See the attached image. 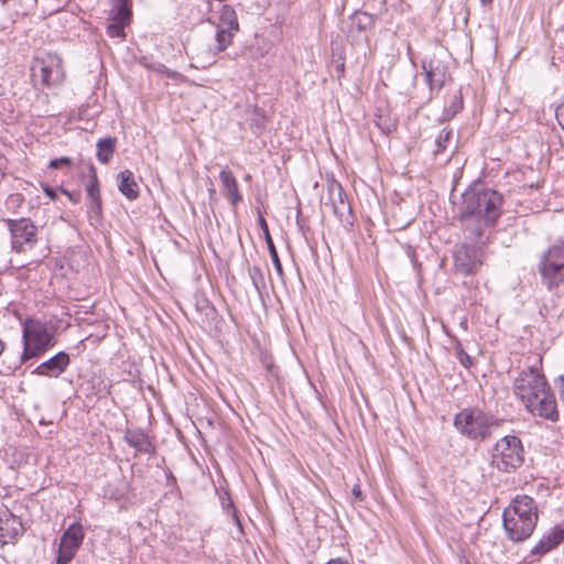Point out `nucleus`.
I'll return each instance as SVG.
<instances>
[{"label": "nucleus", "instance_id": "obj_1", "mask_svg": "<svg viewBox=\"0 0 564 564\" xmlns=\"http://www.w3.org/2000/svg\"><path fill=\"white\" fill-rule=\"evenodd\" d=\"M503 528L513 542L529 539L539 520V509L534 499L527 495L517 496L502 514Z\"/></svg>", "mask_w": 564, "mask_h": 564}, {"label": "nucleus", "instance_id": "obj_2", "mask_svg": "<svg viewBox=\"0 0 564 564\" xmlns=\"http://www.w3.org/2000/svg\"><path fill=\"white\" fill-rule=\"evenodd\" d=\"M503 196L495 189L475 185L463 194L462 218L475 217L494 226L502 214Z\"/></svg>", "mask_w": 564, "mask_h": 564}, {"label": "nucleus", "instance_id": "obj_3", "mask_svg": "<svg viewBox=\"0 0 564 564\" xmlns=\"http://www.w3.org/2000/svg\"><path fill=\"white\" fill-rule=\"evenodd\" d=\"M503 422V419L478 406H469L455 414L453 424L462 436L480 443L490 440Z\"/></svg>", "mask_w": 564, "mask_h": 564}, {"label": "nucleus", "instance_id": "obj_4", "mask_svg": "<svg viewBox=\"0 0 564 564\" xmlns=\"http://www.w3.org/2000/svg\"><path fill=\"white\" fill-rule=\"evenodd\" d=\"M23 351L20 365L33 358H40L54 345V336L46 323L36 318H26L22 323Z\"/></svg>", "mask_w": 564, "mask_h": 564}, {"label": "nucleus", "instance_id": "obj_5", "mask_svg": "<svg viewBox=\"0 0 564 564\" xmlns=\"http://www.w3.org/2000/svg\"><path fill=\"white\" fill-rule=\"evenodd\" d=\"M491 466L501 473H513L524 462L521 440L516 435H506L498 440L490 452Z\"/></svg>", "mask_w": 564, "mask_h": 564}, {"label": "nucleus", "instance_id": "obj_6", "mask_svg": "<svg viewBox=\"0 0 564 564\" xmlns=\"http://www.w3.org/2000/svg\"><path fill=\"white\" fill-rule=\"evenodd\" d=\"M31 76L35 87L41 85L51 88L61 85L65 78L62 58L55 53L36 58L31 67Z\"/></svg>", "mask_w": 564, "mask_h": 564}, {"label": "nucleus", "instance_id": "obj_7", "mask_svg": "<svg viewBox=\"0 0 564 564\" xmlns=\"http://www.w3.org/2000/svg\"><path fill=\"white\" fill-rule=\"evenodd\" d=\"M539 270L549 290L564 282V246L554 245L541 258Z\"/></svg>", "mask_w": 564, "mask_h": 564}, {"label": "nucleus", "instance_id": "obj_8", "mask_svg": "<svg viewBox=\"0 0 564 564\" xmlns=\"http://www.w3.org/2000/svg\"><path fill=\"white\" fill-rule=\"evenodd\" d=\"M550 384L535 366L523 369L514 379L513 391L522 403L530 401L538 393L545 391Z\"/></svg>", "mask_w": 564, "mask_h": 564}, {"label": "nucleus", "instance_id": "obj_9", "mask_svg": "<svg viewBox=\"0 0 564 564\" xmlns=\"http://www.w3.org/2000/svg\"><path fill=\"white\" fill-rule=\"evenodd\" d=\"M6 223L11 232V245L14 251L23 252L35 246L36 227L31 219H7Z\"/></svg>", "mask_w": 564, "mask_h": 564}, {"label": "nucleus", "instance_id": "obj_10", "mask_svg": "<svg viewBox=\"0 0 564 564\" xmlns=\"http://www.w3.org/2000/svg\"><path fill=\"white\" fill-rule=\"evenodd\" d=\"M85 538L83 525L72 523L62 534L56 564H68L76 555Z\"/></svg>", "mask_w": 564, "mask_h": 564}, {"label": "nucleus", "instance_id": "obj_11", "mask_svg": "<svg viewBox=\"0 0 564 564\" xmlns=\"http://www.w3.org/2000/svg\"><path fill=\"white\" fill-rule=\"evenodd\" d=\"M422 69L430 91H440L448 76V68L436 52L426 54L422 59Z\"/></svg>", "mask_w": 564, "mask_h": 564}, {"label": "nucleus", "instance_id": "obj_12", "mask_svg": "<svg viewBox=\"0 0 564 564\" xmlns=\"http://www.w3.org/2000/svg\"><path fill=\"white\" fill-rule=\"evenodd\" d=\"M523 404L533 415L543 417L551 422H556L558 420L555 395L550 386L545 391L538 393L536 397L530 399V401H527Z\"/></svg>", "mask_w": 564, "mask_h": 564}, {"label": "nucleus", "instance_id": "obj_13", "mask_svg": "<svg viewBox=\"0 0 564 564\" xmlns=\"http://www.w3.org/2000/svg\"><path fill=\"white\" fill-rule=\"evenodd\" d=\"M328 198L333 213L340 224L345 228L351 227L354 225L351 206L339 183L334 182L328 186Z\"/></svg>", "mask_w": 564, "mask_h": 564}, {"label": "nucleus", "instance_id": "obj_14", "mask_svg": "<svg viewBox=\"0 0 564 564\" xmlns=\"http://www.w3.org/2000/svg\"><path fill=\"white\" fill-rule=\"evenodd\" d=\"M481 251L475 247L463 245L454 252L456 272L463 275L475 274L482 264Z\"/></svg>", "mask_w": 564, "mask_h": 564}, {"label": "nucleus", "instance_id": "obj_15", "mask_svg": "<svg viewBox=\"0 0 564 564\" xmlns=\"http://www.w3.org/2000/svg\"><path fill=\"white\" fill-rule=\"evenodd\" d=\"M564 541V521L554 525L544 533L539 542L531 549L528 558L530 562L540 560L543 555L556 549Z\"/></svg>", "mask_w": 564, "mask_h": 564}, {"label": "nucleus", "instance_id": "obj_16", "mask_svg": "<svg viewBox=\"0 0 564 564\" xmlns=\"http://www.w3.org/2000/svg\"><path fill=\"white\" fill-rule=\"evenodd\" d=\"M70 358L65 351H59L50 359L40 364L33 371L32 375H37L48 378H58L69 366Z\"/></svg>", "mask_w": 564, "mask_h": 564}, {"label": "nucleus", "instance_id": "obj_17", "mask_svg": "<svg viewBox=\"0 0 564 564\" xmlns=\"http://www.w3.org/2000/svg\"><path fill=\"white\" fill-rule=\"evenodd\" d=\"M219 178L224 195L227 197L231 206L236 207L242 202V195L239 191L238 182L234 173L228 167H224L219 173Z\"/></svg>", "mask_w": 564, "mask_h": 564}, {"label": "nucleus", "instance_id": "obj_18", "mask_svg": "<svg viewBox=\"0 0 564 564\" xmlns=\"http://www.w3.org/2000/svg\"><path fill=\"white\" fill-rule=\"evenodd\" d=\"M119 192L129 200H134L139 196V185L130 170L121 171L118 176Z\"/></svg>", "mask_w": 564, "mask_h": 564}, {"label": "nucleus", "instance_id": "obj_19", "mask_svg": "<svg viewBox=\"0 0 564 564\" xmlns=\"http://www.w3.org/2000/svg\"><path fill=\"white\" fill-rule=\"evenodd\" d=\"M124 441L138 452L150 453L152 444L145 433L141 430H128L124 434Z\"/></svg>", "mask_w": 564, "mask_h": 564}, {"label": "nucleus", "instance_id": "obj_20", "mask_svg": "<svg viewBox=\"0 0 564 564\" xmlns=\"http://www.w3.org/2000/svg\"><path fill=\"white\" fill-rule=\"evenodd\" d=\"M258 223H259V226L260 228L262 229L263 231V236H264V239H265V242L268 245V250H269V253H270V257H271V260L273 262V265L275 268V271L276 273L282 278L283 276V268H282V263L280 261V258H279V254H278V251H276V248L274 246V242H273V239L270 235V231H269V227H268V224H267V220L264 219L263 216L259 215V219H258Z\"/></svg>", "mask_w": 564, "mask_h": 564}, {"label": "nucleus", "instance_id": "obj_21", "mask_svg": "<svg viewBox=\"0 0 564 564\" xmlns=\"http://www.w3.org/2000/svg\"><path fill=\"white\" fill-rule=\"evenodd\" d=\"M116 138L112 137L99 139L97 141L96 156L101 164H108L111 161L112 155L116 151Z\"/></svg>", "mask_w": 564, "mask_h": 564}, {"label": "nucleus", "instance_id": "obj_22", "mask_svg": "<svg viewBox=\"0 0 564 564\" xmlns=\"http://www.w3.org/2000/svg\"><path fill=\"white\" fill-rule=\"evenodd\" d=\"M217 28L239 31L237 13L232 7L228 4H223L220 9L219 23L217 24Z\"/></svg>", "mask_w": 564, "mask_h": 564}, {"label": "nucleus", "instance_id": "obj_23", "mask_svg": "<svg viewBox=\"0 0 564 564\" xmlns=\"http://www.w3.org/2000/svg\"><path fill=\"white\" fill-rule=\"evenodd\" d=\"M111 2V19H118L121 21L131 20V0H110Z\"/></svg>", "mask_w": 564, "mask_h": 564}, {"label": "nucleus", "instance_id": "obj_24", "mask_svg": "<svg viewBox=\"0 0 564 564\" xmlns=\"http://www.w3.org/2000/svg\"><path fill=\"white\" fill-rule=\"evenodd\" d=\"M238 31L226 30L223 28H217L216 32V53L224 52L231 43L235 34Z\"/></svg>", "mask_w": 564, "mask_h": 564}, {"label": "nucleus", "instance_id": "obj_25", "mask_svg": "<svg viewBox=\"0 0 564 564\" xmlns=\"http://www.w3.org/2000/svg\"><path fill=\"white\" fill-rule=\"evenodd\" d=\"M375 19L371 14L367 12H356L351 17V24L358 31L364 32L373 26Z\"/></svg>", "mask_w": 564, "mask_h": 564}, {"label": "nucleus", "instance_id": "obj_26", "mask_svg": "<svg viewBox=\"0 0 564 564\" xmlns=\"http://www.w3.org/2000/svg\"><path fill=\"white\" fill-rule=\"evenodd\" d=\"M248 274L252 282L253 288L257 293L261 296L262 292L265 290V279L263 272L260 267L252 265L248 269Z\"/></svg>", "mask_w": 564, "mask_h": 564}, {"label": "nucleus", "instance_id": "obj_27", "mask_svg": "<svg viewBox=\"0 0 564 564\" xmlns=\"http://www.w3.org/2000/svg\"><path fill=\"white\" fill-rule=\"evenodd\" d=\"M462 109H463V96L460 93H457L454 95L451 104L447 107H445L444 112L441 118V121H447V120L452 119Z\"/></svg>", "mask_w": 564, "mask_h": 564}, {"label": "nucleus", "instance_id": "obj_28", "mask_svg": "<svg viewBox=\"0 0 564 564\" xmlns=\"http://www.w3.org/2000/svg\"><path fill=\"white\" fill-rule=\"evenodd\" d=\"M87 198L100 195L99 181L97 177L96 169L93 164L89 165V175L85 184Z\"/></svg>", "mask_w": 564, "mask_h": 564}, {"label": "nucleus", "instance_id": "obj_29", "mask_svg": "<svg viewBox=\"0 0 564 564\" xmlns=\"http://www.w3.org/2000/svg\"><path fill=\"white\" fill-rule=\"evenodd\" d=\"M220 502H221L223 509L227 510V512L230 514V517L232 518V520L236 523V525L238 527V529L240 531H242V524H241V521L239 519L238 511L235 508L234 501L230 498L228 492H225V495L220 497Z\"/></svg>", "mask_w": 564, "mask_h": 564}, {"label": "nucleus", "instance_id": "obj_30", "mask_svg": "<svg viewBox=\"0 0 564 564\" xmlns=\"http://www.w3.org/2000/svg\"><path fill=\"white\" fill-rule=\"evenodd\" d=\"M453 137V130L448 128H444L435 140V150L434 154L437 155L444 152L447 149V145Z\"/></svg>", "mask_w": 564, "mask_h": 564}, {"label": "nucleus", "instance_id": "obj_31", "mask_svg": "<svg viewBox=\"0 0 564 564\" xmlns=\"http://www.w3.org/2000/svg\"><path fill=\"white\" fill-rule=\"evenodd\" d=\"M112 23L107 26V34L111 37H124V28L130 21H121L118 19H111Z\"/></svg>", "mask_w": 564, "mask_h": 564}, {"label": "nucleus", "instance_id": "obj_32", "mask_svg": "<svg viewBox=\"0 0 564 564\" xmlns=\"http://www.w3.org/2000/svg\"><path fill=\"white\" fill-rule=\"evenodd\" d=\"M89 204H88V213L90 214V217H96L97 219L101 217L102 215V203H101V196H91L88 197Z\"/></svg>", "mask_w": 564, "mask_h": 564}, {"label": "nucleus", "instance_id": "obj_33", "mask_svg": "<svg viewBox=\"0 0 564 564\" xmlns=\"http://www.w3.org/2000/svg\"><path fill=\"white\" fill-rule=\"evenodd\" d=\"M145 67L156 72V73H160V74H164L166 75L169 78H172V79H176L181 76L180 73L175 72V70H171L169 69L164 64L162 63H153V64H144Z\"/></svg>", "mask_w": 564, "mask_h": 564}, {"label": "nucleus", "instance_id": "obj_34", "mask_svg": "<svg viewBox=\"0 0 564 564\" xmlns=\"http://www.w3.org/2000/svg\"><path fill=\"white\" fill-rule=\"evenodd\" d=\"M456 356L459 360V362L465 367L469 368L473 365V360L470 356L462 348V346L456 347Z\"/></svg>", "mask_w": 564, "mask_h": 564}, {"label": "nucleus", "instance_id": "obj_35", "mask_svg": "<svg viewBox=\"0 0 564 564\" xmlns=\"http://www.w3.org/2000/svg\"><path fill=\"white\" fill-rule=\"evenodd\" d=\"M72 160L67 156H62L59 159L51 160L50 167L59 169L62 165L70 166Z\"/></svg>", "mask_w": 564, "mask_h": 564}, {"label": "nucleus", "instance_id": "obj_36", "mask_svg": "<svg viewBox=\"0 0 564 564\" xmlns=\"http://www.w3.org/2000/svg\"><path fill=\"white\" fill-rule=\"evenodd\" d=\"M59 191L68 197V199L74 203L78 204L80 202V193L79 192H69L63 186L59 187Z\"/></svg>", "mask_w": 564, "mask_h": 564}, {"label": "nucleus", "instance_id": "obj_37", "mask_svg": "<svg viewBox=\"0 0 564 564\" xmlns=\"http://www.w3.org/2000/svg\"><path fill=\"white\" fill-rule=\"evenodd\" d=\"M555 117L558 122V124L564 130V101L560 104L555 110Z\"/></svg>", "mask_w": 564, "mask_h": 564}, {"label": "nucleus", "instance_id": "obj_38", "mask_svg": "<svg viewBox=\"0 0 564 564\" xmlns=\"http://www.w3.org/2000/svg\"><path fill=\"white\" fill-rule=\"evenodd\" d=\"M555 384L558 391L560 400L562 403H564V373L558 376Z\"/></svg>", "mask_w": 564, "mask_h": 564}, {"label": "nucleus", "instance_id": "obj_39", "mask_svg": "<svg viewBox=\"0 0 564 564\" xmlns=\"http://www.w3.org/2000/svg\"><path fill=\"white\" fill-rule=\"evenodd\" d=\"M43 192L44 194L50 197L52 200H55L57 198L56 191L52 188L51 186L43 184Z\"/></svg>", "mask_w": 564, "mask_h": 564}, {"label": "nucleus", "instance_id": "obj_40", "mask_svg": "<svg viewBox=\"0 0 564 564\" xmlns=\"http://www.w3.org/2000/svg\"><path fill=\"white\" fill-rule=\"evenodd\" d=\"M352 495L355 497L356 500H359V501H362L364 500V495H362V491L360 489V486L359 485H355L354 488H352Z\"/></svg>", "mask_w": 564, "mask_h": 564}, {"label": "nucleus", "instance_id": "obj_41", "mask_svg": "<svg viewBox=\"0 0 564 564\" xmlns=\"http://www.w3.org/2000/svg\"><path fill=\"white\" fill-rule=\"evenodd\" d=\"M208 194H209V199L210 200H214L216 199V189L215 187L212 185L209 188H208Z\"/></svg>", "mask_w": 564, "mask_h": 564}, {"label": "nucleus", "instance_id": "obj_42", "mask_svg": "<svg viewBox=\"0 0 564 564\" xmlns=\"http://www.w3.org/2000/svg\"><path fill=\"white\" fill-rule=\"evenodd\" d=\"M494 0H480L481 4L482 6H488Z\"/></svg>", "mask_w": 564, "mask_h": 564}, {"label": "nucleus", "instance_id": "obj_43", "mask_svg": "<svg viewBox=\"0 0 564 564\" xmlns=\"http://www.w3.org/2000/svg\"><path fill=\"white\" fill-rule=\"evenodd\" d=\"M257 127H258V128H262V127H263L262 121H257Z\"/></svg>", "mask_w": 564, "mask_h": 564}, {"label": "nucleus", "instance_id": "obj_44", "mask_svg": "<svg viewBox=\"0 0 564 564\" xmlns=\"http://www.w3.org/2000/svg\"><path fill=\"white\" fill-rule=\"evenodd\" d=\"M0 2L2 6H4L8 2V0H0Z\"/></svg>", "mask_w": 564, "mask_h": 564}]
</instances>
